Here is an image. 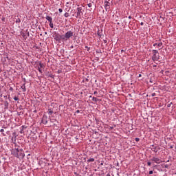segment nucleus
<instances>
[{"mask_svg": "<svg viewBox=\"0 0 176 176\" xmlns=\"http://www.w3.org/2000/svg\"><path fill=\"white\" fill-rule=\"evenodd\" d=\"M11 155H13L17 159H24L25 154L23 148H14L11 150Z\"/></svg>", "mask_w": 176, "mask_h": 176, "instance_id": "nucleus-1", "label": "nucleus"}, {"mask_svg": "<svg viewBox=\"0 0 176 176\" xmlns=\"http://www.w3.org/2000/svg\"><path fill=\"white\" fill-rule=\"evenodd\" d=\"M82 16H83V8H82V7H79L77 8V15L76 17H79V19H80L82 18Z\"/></svg>", "mask_w": 176, "mask_h": 176, "instance_id": "nucleus-2", "label": "nucleus"}, {"mask_svg": "<svg viewBox=\"0 0 176 176\" xmlns=\"http://www.w3.org/2000/svg\"><path fill=\"white\" fill-rule=\"evenodd\" d=\"M45 19L47 20V21H49L50 28H54V25L53 24V18L49 15H47Z\"/></svg>", "mask_w": 176, "mask_h": 176, "instance_id": "nucleus-3", "label": "nucleus"}, {"mask_svg": "<svg viewBox=\"0 0 176 176\" xmlns=\"http://www.w3.org/2000/svg\"><path fill=\"white\" fill-rule=\"evenodd\" d=\"M151 162H154V163H156L157 164H160V163H163V161H162L160 158L155 156L152 157V158L151 159Z\"/></svg>", "mask_w": 176, "mask_h": 176, "instance_id": "nucleus-4", "label": "nucleus"}, {"mask_svg": "<svg viewBox=\"0 0 176 176\" xmlns=\"http://www.w3.org/2000/svg\"><path fill=\"white\" fill-rule=\"evenodd\" d=\"M65 36L66 39L68 41V39H69L70 38H72V36H74V32H72L71 30L67 31L65 34Z\"/></svg>", "mask_w": 176, "mask_h": 176, "instance_id": "nucleus-5", "label": "nucleus"}, {"mask_svg": "<svg viewBox=\"0 0 176 176\" xmlns=\"http://www.w3.org/2000/svg\"><path fill=\"white\" fill-rule=\"evenodd\" d=\"M104 8L106 10H107L108 9H110L111 3H109L108 1H104Z\"/></svg>", "mask_w": 176, "mask_h": 176, "instance_id": "nucleus-6", "label": "nucleus"}, {"mask_svg": "<svg viewBox=\"0 0 176 176\" xmlns=\"http://www.w3.org/2000/svg\"><path fill=\"white\" fill-rule=\"evenodd\" d=\"M60 36V34H55L54 39H55L56 42H59V43H61Z\"/></svg>", "mask_w": 176, "mask_h": 176, "instance_id": "nucleus-7", "label": "nucleus"}, {"mask_svg": "<svg viewBox=\"0 0 176 176\" xmlns=\"http://www.w3.org/2000/svg\"><path fill=\"white\" fill-rule=\"evenodd\" d=\"M152 60L153 61H159V60H160V58H157V56H156V54H153V55L152 56Z\"/></svg>", "mask_w": 176, "mask_h": 176, "instance_id": "nucleus-8", "label": "nucleus"}, {"mask_svg": "<svg viewBox=\"0 0 176 176\" xmlns=\"http://www.w3.org/2000/svg\"><path fill=\"white\" fill-rule=\"evenodd\" d=\"M15 23H21V19H20V16H19V15L15 17Z\"/></svg>", "mask_w": 176, "mask_h": 176, "instance_id": "nucleus-9", "label": "nucleus"}, {"mask_svg": "<svg viewBox=\"0 0 176 176\" xmlns=\"http://www.w3.org/2000/svg\"><path fill=\"white\" fill-rule=\"evenodd\" d=\"M60 42H61V41L63 42H64V41H67V38H65V35H61L60 34Z\"/></svg>", "mask_w": 176, "mask_h": 176, "instance_id": "nucleus-10", "label": "nucleus"}, {"mask_svg": "<svg viewBox=\"0 0 176 176\" xmlns=\"http://www.w3.org/2000/svg\"><path fill=\"white\" fill-rule=\"evenodd\" d=\"M47 117H43L42 120V122L43 124H47Z\"/></svg>", "mask_w": 176, "mask_h": 176, "instance_id": "nucleus-11", "label": "nucleus"}, {"mask_svg": "<svg viewBox=\"0 0 176 176\" xmlns=\"http://www.w3.org/2000/svg\"><path fill=\"white\" fill-rule=\"evenodd\" d=\"M16 136L12 138V142H13V144L15 145V146H17V143L16 142Z\"/></svg>", "mask_w": 176, "mask_h": 176, "instance_id": "nucleus-12", "label": "nucleus"}, {"mask_svg": "<svg viewBox=\"0 0 176 176\" xmlns=\"http://www.w3.org/2000/svg\"><path fill=\"white\" fill-rule=\"evenodd\" d=\"M151 151H153V152H155L156 153H157V151H159V147H157V146L153 147L151 148Z\"/></svg>", "mask_w": 176, "mask_h": 176, "instance_id": "nucleus-13", "label": "nucleus"}, {"mask_svg": "<svg viewBox=\"0 0 176 176\" xmlns=\"http://www.w3.org/2000/svg\"><path fill=\"white\" fill-rule=\"evenodd\" d=\"M21 89H22L23 93H25V91H27V89L25 88V83L22 85V86L21 87Z\"/></svg>", "mask_w": 176, "mask_h": 176, "instance_id": "nucleus-14", "label": "nucleus"}, {"mask_svg": "<svg viewBox=\"0 0 176 176\" xmlns=\"http://www.w3.org/2000/svg\"><path fill=\"white\" fill-rule=\"evenodd\" d=\"M89 98H92V101H94L95 102H97L98 101V99L96 97H92L91 96H89Z\"/></svg>", "mask_w": 176, "mask_h": 176, "instance_id": "nucleus-15", "label": "nucleus"}, {"mask_svg": "<svg viewBox=\"0 0 176 176\" xmlns=\"http://www.w3.org/2000/svg\"><path fill=\"white\" fill-rule=\"evenodd\" d=\"M3 131H5V130H3V129H1V130H0V133H2L3 137H6V134H5V133H3Z\"/></svg>", "mask_w": 176, "mask_h": 176, "instance_id": "nucleus-16", "label": "nucleus"}, {"mask_svg": "<svg viewBox=\"0 0 176 176\" xmlns=\"http://www.w3.org/2000/svg\"><path fill=\"white\" fill-rule=\"evenodd\" d=\"M152 52L153 53V54H157V53H159V51H157V50H153Z\"/></svg>", "mask_w": 176, "mask_h": 176, "instance_id": "nucleus-17", "label": "nucleus"}, {"mask_svg": "<svg viewBox=\"0 0 176 176\" xmlns=\"http://www.w3.org/2000/svg\"><path fill=\"white\" fill-rule=\"evenodd\" d=\"M38 65H39L38 67L39 68H43L45 67V65H43V64L41 62L39 63Z\"/></svg>", "mask_w": 176, "mask_h": 176, "instance_id": "nucleus-18", "label": "nucleus"}, {"mask_svg": "<svg viewBox=\"0 0 176 176\" xmlns=\"http://www.w3.org/2000/svg\"><path fill=\"white\" fill-rule=\"evenodd\" d=\"M94 160H95L94 158H89L87 160V162L90 163V162H94Z\"/></svg>", "mask_w": 176, "mask_h": 176, "instance_id": "nucleus-19", "label": "nucleus"}, {"mask_svg": "<svg viewBox=\"0 0 176 176\" xmlns=\"http://www.w3.org/2000/svg\"><path fill=\"white\" fill-rule=\"evenodd\" d=\"M157 46L158 47H162V46H163V43L161 42V43L157 44Z\"/></svg>", "mask_w": 176, "mask_h": 176, "instance_id": "nucleus-20", "label": "nucleus"}, {"mask_svg": "<svg viewBox=\"0 0 176 176\" xmlns=\"http://www.w3.org/2000/svg\"><path fill=\"white\" fill-rule=\"evenodd\" d=\"M64 16H65V17H69V13L65 12V13L64 14Z\"/></svg>", "mask_w": 176, "mask_h": 176, "instance_id": "nucleus-21", "label": "nucleus"}, {"mask_svg": "<svg viewBox=\"0 0 176 176\" xmlns=\"http://www.w3.org/2000/svg\"><path fill=\"white\" fill-rule=\"evenodd\" d=\"M147 166H148V167H151V166H152V162H147Z\"/></svg>", "mask_w": 176, "mask_h": 176, "instance_id": "nucleus-22", "label": "nucleus"}, {"mask_svg": "<svg viewBox=\"0 0 176 176\" xmlns=\"http://www.w3.org/2000/svg\"><path fill=\"white\" fill-rule=\"evenodd\" d=\"M87 6L89 8H91V6H93V4H91V3H89L87 4Z\"/></svg>", "mask_w": 176, "mask_h": 176, "instance_id": "nucleus-23", "label": "nucleus"}, {"mask_svg": "<svg viewBox=\"0 0 176 176\" xmlns=\"http://www.w3.org/2000/svg\"><path fill=\"white\" fill-rule=\"evenodd\" d=\"M14 101H19V98L17 96H15L14 98Z\"/></svg>", "mask_w": 176, "mask_h": 176, "instance_id": "nucleus-24", "label": "nucleus"}, {"mask_svg": "<svg viewBox=\"0 0 176 176\" xmlns=\"http://www.w3.org/2000/svg\"><path fill=\"white\" fill-rule=\"evenodd\" d=\"M38 71L41 74H42V69H41V67H38Z\"/></svg>", "mask_w": 176, "mask_h": 176, "instance_id": "nucleus-25", "label": "nucleus"}, {"mask_svg": "<svg viewBox=\"0 0 176 176\" xmlns=\"http://www.w3.org/2000/svg\"><path fill=\"white\" fill-rule=\"evenodd\" d=\"M52 113H53V111L49 109V114L50 115H52Z\"/></svg>", "mask_w": 176, "mask_h": 176, "instance_id": "nucleus-26", "label": "nucleus"}, {"mask_svg": "<svg viewBox=\"0 0 176 176\" xmlns=\"http://www.w3.org/2000/svg\"><path fill=\"white\" fill-rule=\"evenodd\" d=\"M20 133L21 134H24V129H21V131H20Z\"/></svg>", "mask_w": 176, "mask_h": 176, "instance_id": "nucleus-27", "label": "nucleus"}, {"mask_svg": "<svg viewBox=\"0 0 176 176\" xmlns=\"http://www.w3.org/2000/svg\"><path fill=\"white\" fill-rule=\"evenodd\" d=\"M98 35L100 36V38H101V32H100V31H98Z\"/></svg>", "mask_w": 176, "mask_h": 176, "instance_id": "nucleus-28", "label": "nucleus"}, {"mask_svg": "<svg viewBox=\"0 0 176 176\" xmlns=\"http://www.w3.org/2000/svg\"><path fill=\"white\" fill-rule=\"evenodd\" d=\"M171 104H173V102H170L169 104H167V107L168 108H170V107H171Z\"/></svg>", "mask_w": 176, "mask_h": 176, "instance_id": "nucleus-29", "label": "nucleus"}, {"mask_svg": "<svg viewBox=\"0 0 176 176\" xmlns=\"http://www.w3.org/2000/svg\"><path fill=\"white\" fill-rule=\"evenodd\" d=\"M135 141H136V142H138L140 141V138H135Z\"/></svg>", "mask_w": 176, "mask_h": 176, "instance_id": "nucleus-30", "label": "nucleus"}, {"mask_svg": "<svg viewBox=\"0 0 176 176\" xmlns=\"http://www.w3.org/2000/svg\"><path fill=\"white\" fill-rule=\"evenodd\" d=\"M148 174L151 175H152V174H153V170H150L149 172H148Z\"/></svg>", "mask_w": 176, "mask_h": 176, "instance_id": "nucleus-31", "label": "nucleus"}, {"mask_svg": "<svg viewBox=\"0 0 176 176\" xmlns=\"http://www.w3.org/2000/svg\"><path fill=\"white\" fill-rule=\"evenodd\" d=\"M74 174L76 176H81L80 175H79V173H76V172H74Z\"/></svg>", "mask_w": 176, "mask_h": 176, "instance_id": "nucleus-32", "label": "nucleus"}, {"mask_svg": "<svg viewBox=\"0 0 176 176\" xmlns=\"http://www.w3.org/2000/svg\"><path fill=\"white\" fill-rule=\"evenodd\" d=\"M58 12H59L60 13H63V9L59 8V9H58Z\"/></svg>", "mask_w": 176, "mask_h": 176, "instance_id": "nucleus-33", "label": "nucleus"}, {"mask_svg": "<svg viewBox=\"0 0 176 176\" xmlns=\"http://www.w3.org/2000/svg\"><path fill=\"white\" fill-rule=\"evenodd\" d=\"M85 48L87 49V52H89L90 47H89L88 46H85Z\"/></svg>", "mask_w": 176, "mask_h": 176, "instance_id": "nucleus-34", "label": "nucleus"}, {"mask_svg": "<svg viewBox=\"0 0 176 176\" xmlns=\"http://www.w3.org/2000/svg\"><path fill=\"white\" fill-rule=\"evenodd\" d=\"M9 105V103L8 102H5V107H8Z\"/></svg>", "mask_w": 176, "mask_h": 176, "instance_id": "nucleus-35", "label": "nucleus"}, {"mask_svg": "<svg viewBox=\"0 0 176 176\" xmlns=\"http://www.w3.org/2000/svg\"><path fill=\"white\" fill-rule=\"evenodd\" d=\"M1 20H2V21H3L4 23H5V21H6V19H5V17H3Z\"/></svg>", "mask_w": 176, "mask_h": 176, "instance_id": "nucleus-36", "label": "nucleus"}, {"mask_svg": "<svg viewBox=\"0 0 176 176\" xmlns=\"http://www.w3.org/2000/svg\"><path fill=\"white\" fill-rule=\"evenodd\" d=\"M94 94H95V96H96V95L98 94V92L97 91H95L94 92Z\"/></svg>", "mask_w": 176, "mask_h": 176, "instance_id": "nucleus-37", "label": "nucleus"}, {"mask_svg": "<svg viewBox=\"0 0 176 176\" xmlns=\"http://www.w3.org/2000/svg\"><path fill=\"white\" fill-rule=\"evenodd\" d=\"M151 96H152V97H155V96H156V94H155V93H153V94H151Z\"/></svg>", "mask_w": 176, "mask_h": 176, "instance_id": "nucleus-38", "label": "nucleus"}, {"mask_svg": "<svg viewBox=\"0 0 176 176\" xmlns=\"http://www.w3.org/2000/svg\"><path fill=\"white\" fill-rule=\"evenodd\" d=\"M109 130H113V126H109Z\"/></svg>", "mask_w": 176, "mask_h": 176, "instance_id": "nucleus-39", "label": "nucleus"}, {"mask_svg": "<svg viewBox=\"0 0 176 176\" xmlns=\"http://www.w3.org/2000/svg\"><path fill=\"white\" fill-rule=\"evenodd\" d=\"M21 127H22L23 129H27V126H24V125H23Z\"/></svg>", "mask_w": 176, "mask_h": 176, "instance_id": "nucleus-40", "label": "nucleus"}, {"mask_svg": "<svg viewBox=\"0 0 176 176\" xmlns=\"http://www.w3.org/2000/svg\"><path fill=\"white\" fill-rule=\"evenodd\" d=\"M10 91H13V87H10Z\"/></svg>", "mask_w": 176, "mask_h": 176, "instance_id": "nucleus-41", "label": "nucleus"}, {"mask_svg": "<svg viewBox=\"0 0 176 176\" xmlns=\"http://www.w3.org/2000/svg\"><path fill=\"white\" fill-rule=\"evenodd\" d=\"M164 167H165V168H168V165L166 164V165L164 166Z\"/></svg>", "mask_w": 176, "mask_h": 176, "instance_id": "nucleus-42", "label": "nucleus"}, {"mask_svg": "<svg viewBox=\"0 0 176 176\" xmlns=\"http://www.w3.org/2000/svg\"><path fill=\"white\" fill-rule=\"evenodd\" d=\"M80 112V111L77 110V111H76V113H79Z\"/></svg>", "mask_w": 176, "mask_h": 176, "instance_id": "nucleus-43", "label": "nucleus"}, {"mask_svg": "<svg viewBox=\"0 0 176 176\" xmlns=\"http://www.w3.org/2000/svg\"><path fill=\"white\" fill-rule=\"evenodd\" d=\"M153 46L155 47V46H157V43H154L153 44Z\"/></svg>", "mask_w": 176, "mask_h": 176, "instance_id": "nucleus-44", "label": "nucleus"}, {"mask_svg": "<svg viewBox=\"0 0 176 176\" xmlns=\"http://www.w3.org/2000/svg\"><path fill=\"white\" fill-rule=\"evenodd\" d=\"M100 166H104V162H101Z\"/></svg>", "mask_w": 176, "mask_h": 176, "instance_id": "nucleus-45", "label": "nucleus"}, {"mask_svg": "<svg viewBox=\"0 0 176 176\" xmlns=\"http://www.w3.org/2000/svg\"><path fill=\"white\" fill-rule=\"evenodd\" d=\"M128 19H129L131 20V19H132L131 16H129L128 17Z\"/></svg>", "mask_w": 176, "mask_h": 176, "instance_id": "nucleus-46", "label": "nucleus"}, {"mask_svg": "<svg viewBox=\"0 0 176 176\" xmlns=\"http://www.w3.org/2000/svg\"><path fill=\"white\" fill-rule=\"evenodd\" d=\"M123 52H124V50H121V53H123Z\"/></svg>", "mask_w": 176, "mask_h": 176, "instance_id": "nucleus-47", "label": "nucleus"}, {"mask_svg": "<svg viewBox=\"0 0 176 176\" xmlns=\"http://www.w3.org/2000/svg\"><path fill=\"white\" fill-rule=\"evenodd\" d=\"M142 25H144V22H141L140 23Z\"/></svg>", "mask_w": 176, "mask_h": 176, "instance_id": "nucleus-48", "label": "nucleus"}, {"mask_svg": "<svg viewBox=\"0 0 176 176\" xmlns=\"http://www.w3.org/2000/svg\"><path fill=\"white\" fill-rule=\"evenodd\" d=\"M70 47L71 49H74V45H72Z\"/></svg>", "mask_w": 176, "mask_h": 176, "instance_id": "nucleus-49", "label": "nucleus"}, {"mask_svg": "<svg viewBox=\"0 0 176 176\" xmlns=\"http://www.w3.org/2000/svg\"><path fill=\"white\" fill-rule=\"evenodd\" d=\"M104 43H107V40H104Z\"/></svg>", "mask_w": 176, "mask_h": 176, "instance_id": "nucleus-50", "label": "nucleus"}, {"mask_svg": "<svg viewBox=\"0 0 176 176\" xmlns=\"http://www.w3.org/2000/svg\"><path fill=\"white\" fill-rule=\"evenodd\" d=\"M141 76H142L141 74H139V78H141Z\"/></svg>", "mask_w": 176, "mask_h": 176, "instance_id": "nucleus-51", "label": "nucleus"}, {"mask_svg": "<svg viewBox=\"0 0 176 176\" xmlns=\"http://www.w3.org/2000/svg\"><path fill=\"white\" fill-rule=\"evenodd\" d=\"M34 113H36V110H34Z\"/></svg>", "mask_w": 176, "mask_h": 176, "instance_id": "nucleus-52", "label": "nucleus"}, {"mask_svg": "<svg viewBox=\"0 0 176 176\" xmlns=\"http://www.w3.org/2000/svg\"><path fill=\"white\" fill-rule=\"evenodd\" d=\"M13 135H16V133H13Z\"/></svg>", "mask_w": 176, "mask_h": 176, "instance_id": "nucleus-53", "label": "nucleus"}, {"mask_svg": "<svg viewBox=\"0 0 176 176\" xmlns=\"http://www.w3.org/2000/svg\"><path fill=\"white\" fill-rule=\"evenodd\" d=\"M157 58H160V56L157 57Z\"/></svg>", "mask_w": 176, "mask_h": 176, "instance_id": "nucleus-54", "label": "nucleus"}, {"mask_svg": "<svg viewBox=\"0 0 176 176\" xmlns=\"http://www.w3.org/2000/svg\"><path fill=\"white\" fill-rule=\"evenodd\" d=\"M170 162L169 160L167 161V162Z\"/></svg>", "mask_w": 176, "mask_h": 176, "instance_id": "nucleus-55", "label": "nucleus"}, {"mask_svg": "<svg viewBox=\"0 0 176 176\" xmlns=\"http://www.w3.org/2000/svg\"><path fill=\"white\" fill-rule=\"evenodd\" d=\"M1 160H0V164H1Z\"/></svg>", "mask_w": 176, "mask_h": 176, "instance_id": "nucleus-56", "label": "nucleus"}, {"mask_svg": "<svg viewBox=\"0 0 176 176\" xmlns=\"http://www.w3.org/2000/svg\"><path fill=\"white\" fill-rule=\"evenodd\" d=\"M153 67H156V65H154Z\"/></svg>", "mask_w": 176, "mask_h": 176, "instance_id": "nucleus-57", "label": "nucleus"}, {"mask_svg": "<svg viewBox=\"0 0 176 176\" xmlns=\"http://www.w3.org/2000/svg\"><path fill=\"white\" fill-rule=\"evenodd\" d=\"M154 167H156V165H155V166H154Z\"/></svg>", "mask_w": 176, "mask_h": 176, "instance_id": "nucleus-58", "label": "nucleus"}, {"mask_svg": "<svg viewBox=\"0 0 176 176\" xmlns=\"http://www.w3.org/2000/svg\"><path fill=\"white\" fill-rule=\"evenodd\" d=\"M0 91H1V89H0Z\"/></svg>", "mask_w": 176, "mask_h": 176, "instance_id": "nucleus-59", "label": "nucleus"}]
</instances>
